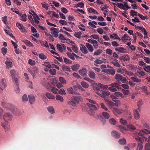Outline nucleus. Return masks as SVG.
<instances>
[{"label": "nucleus", "mask_w": 150, "mask_h": 150, "mask_svg": "<svg viewBox=\"0 0 150 150\" xmlns=\"http://www.w3.org/2000/svg\"><path fill=\"white\" fill-rule=\"evenodd\" d=\"M81 96L78 97L75 96H73L72 98V100L68 101L67 103L69 105H71L72 106H74L76 105V103H78L79 102V101L81 100Z\"/></svg>", "instance_id": "f257e3e1"}, {"label": "nucleus", "mask_w": 150, "mask_h": 150, "mask_svg": "<svg viewBox=\"0 0 150 150\" xmlns=\"http://www.w3.org/2000/svg\"><path fill=\"white\" fill-rule=\"evenodd\" d=\"M28 70L31 75L34 77L35 76L36 74L38 72V69L37 67H33L31 69H28Z\"/></svg>", "instance_id": "f03ea898"}, {"label": "nucleus", "mask_w": 150, "mask_h": 150, "mask_svg": "<svg viewBox=\"0 0 150 150\" xmlns=\"http://www.w3.org/2000/svg\"><path fill=\"white\" fill-rule=\"evenodd\" d=\"M10 73L11 75L13 81L15 82L16 84H18V79L15 77V75L16 74V72L14 70H12L10 71Z\"/></svg>", "instance_id": "7ed1b4c3"}, {"label": "nucleus", "mask_w": 150, "mask_h": 150, "mask_svg": "<svg viewBox=\"0 0 150 150\" xmlns=\"http://www.w3.org/2000/svg\"><path fill=\"white\" fill-rule=\"evenodd\" d=\"M6 86V80L4 79H2L0 81V93L2 92Z\"/></svg>", "instance_id": "20e7f679"}, {"label": "nucleus", "mask_w": 150, "mask_h": 150, "mask_svg": "<svg viewBox=\"0 0 150 150\" xmlns=\"http://www.w3.org/2000/svg\"><path fill=\"white\" fill-rule=\"evenodd\" d=\"M112 111L115 115H121L123 113L124 111L122 109H119L115 107L112 108Z\"/></svg>", "instance_id": "39448f33"}, {"label": "nucleus", "mask_w": 150, "mask_h": 150, "mask_svg": "<svg viewBox=\"0 0 150 150\" xmlns=\"http://www.w3.org/2000/svg\"><path fill=\"white\" fill-rule=\"evenodd\" d=\"M103 72L109 74L114 75L115 73V71L114 69H105L103 70Z\"/></svg>", "instance_id": "423d86ee"}, {"label": "nucleus", "mask_w": 150, "mask_h": 150, "mask_svg": "<svg viewBox=\"0 0 150 150\" xmlns=\"http://www.w3.org/2000/svg\"><path fill=\"white\" fill-rule=\"evenodd\" d=\"M12 116L10 113H6L4 115V119L5 121L7 120H12Z\"/></svg>", "instance_id": "0eeeda50"}, {"label": "nucleus", "mask_w": 150, "mask_h": 150, "mask_svg": "<svg viewBox=\"0 0 150 150\" xmlns=\"http://www.w3.org/2000/svg\"><path fill=\"white\" fill-rule=\"evenodd\" d=\"M117 4L118 5L117 6L120 9H123L124 11H127L128 9L131 8L130 7L127 5H126V8H124L123 4L121 3H117Z\"/></svg>", "instance_id": "6e6552de"}, {"label": "nucleus", "mask_w": 150, "mask_h": 150, "mask_svg": "<svg viewBox=\"0 0 150 150\" xmlns=\"http://www.w3.org/2000/svg\"><path fill=\"white\" fill-rule=\"evenodd\" d=\"M112 136L116 139L119 138L120 136V133L115 131H113L111 132Z\"/></svg>", "instance_id": "1a4fd4ad"}, {"label": "nucleus", "mask_w": 150, "mask_h": 150, "mask_svg": "<svg viewBox=\"0 0 150 150\" xmlns=\"http://www.w3.org/2000/svg\"><path fill=\"white\" fill-rule=\"evenodd\" d=\"M1 126L6 131L8 130L10 128L9 125L6 121H5V123L2 122Z\"/></svg>", "instance_id": "9d476101"}, {"label": "nucleus", "mask_w": 150, "mask_h": 150, "mask_svg": "<svg viewBox=\"0 0 150 150\" xmlns=\"http://www.w3.org/2000/svg\"><path fill=\"white\" fill-rule=\"evenodd\" d=\"M29 101L31 104H33L35 102V98L34 96L32 95H30L28 96Z\"/></svg>", "instance_id": "9b49d317"}, {"label": "nucleus", "mask_w": 150, "mask_h": 150, "mask_svg": "<svg viewBox=\"0 0 150 150\" xmlns=\"http://www.w3.org/2000/svg\"><path fill=\"white\" fill-rule=\"evenodd\" d=\"M80 50L81 51L85 54H87L88 52L86 48L83 45H81Z\"/></svg>", "instance_id": "f8f14e48"}, {"label": "nucleus", "mask_w": 150, "mask_h": 150, "mask_svg": "<svg viewBox=\"0 0 150 150\" xmlns=\"http://www.w3.org/2000/svg\"><path fill=\"white\" fill-rule=\"evenodd\" d=\"M115 50L120 53H125L126 52L125 49L122 47H116L115 48Z\"/></svg>", "instance_id": "ddd939ff"}, {"label": "nucleus", "mask_w": 150, "mask_h": 150, "mask_svg": "<svg viewBox=\"0 0 150 150\" xmlns=\"http://www.w3.org/2000/svg\"><path fill=\"white\" fill-rule=\"evenodd\" d=\"M119 59L121 60L124 61H128L130 59V57L128 55H126L124 56L120 57L119 58Z\"/></svg>", "instance_id": "4468645a"}, {"label": "nucleus", "mask_w": 150, "mask_h": 150, "mask_svg": "<svg viewBox=\"0 0 150 150\" xmlns=\"http://www.w3.org/2000/svg\"><path fill=\"white\" fill-rule=\"evenodd\" d=\"M134 115L135 119L136 120H138L139 118V114L138 111L136 110H134Z\"/></svg>", "instance_id": "2eb2a0df"}, {"label": "nucleus", "mask_w": 150, "mask_h": 150, "mask_svg": "<svg viewBox=\"0 0 150 150\" xmlns=\"http://www.w3.org/2000/svg\"><path fill=\"white\" fill-rule=\"evenodd\" d=\"M85 45L88 48L89 52H92L93 51V48L92 45L91 44L88 43H87Z\"/></svg>", "instance_id": "dca6fc26"}, {"label": "nucleus", "mask_w": 150, "mask_h": 150, "mask_svg": "<svg viewBox=\"0 0 150 150\" xmlns=\"http://www.w3.org/2000/svg\"><path fill=\"white\" fill-rule=\"evenodd\" d=\"M67 90L68 91V92L70 94H76L78 93H76L75 91L74 90L73 88H72L71 87H70L69 88H68L67 89Z\"/></svg>", "instance_id": "f3484780"}, {"label": "nucleus", "mask_w": 150, "mask_h": 150, "mask_svg": "<svg viewBox=\"0 0 150 150\" xmlns=\"http://www.w3.org/2000/svg\"><path fill=\"white\" fill-rule=\"evenodd\" d=\"M40 43L41 45L44 47H45L47 48L49 47V46L47 42L46 41H40Z\"/></svg>", "instance_id": "a211bd4d"}, {"label": "nucleus", "mask_w": 150, "mask_h": 150, "mask_svg": "<svg viewBox=\"0 0 150 150\" xmlns=\"http://www.w3.org/2000/svg\"><path fill=\"white\" fill-rule=\"evenodd\" d=\"M102 116L105 119H108L110 117V115L108 112H103L101 113V116Z\"/></svg>", "instance_id": "6ab92c4d"}, {"label": "nucleus", "mask_w": 150, "mask_h": 150, "mask_svg": "<svg viewBox=\"0 0 150 150\" xmlns=\"http://www.w3.org/2000/svg\"><path fill=\"white\" fill-rule=\"evenodd\" d=\"M98 87L101 89H106L108 88V85L103 84L100 83H98L97 84Z\"/></svg>", "instance_id": "aec40b11"}, {"label": "nucleus", "mask_w": 150, "mask_h": 150, "mask_svg": "<svg viewBox=\"0 0 150 150\" xmlns=\"http://www.w3.org/2000/svg\"><path fill=\"white\" fill-rule=\"evenodd\" d=\"M62 70L64 71H71L70 68L69 66L62 65Z\"/></svg>", "instance_id": "412c9836"}, {"label": "nucleus", "mask_w": 150, "mask_h": 150, "mask_svg": "<svg viewBox=\"0 0 150 150\" xmlns=\"http://www.w3.org/2000/svg\"><path fill=\"white\" fill-rule=\"evenodd\" d=\"M7 109L12 110H15L16 109V108L13 105L11 104H8L7 106Z\"/></svg>", "instance_id": "4be33fe9"}, {"label": "nucleus", "mask_w": 150, "mask_h": 150, "mask_svg": "<svg viewBox=\"0 0 150 150\" xmlns=\"http://www.w3.org/2000/svg\"><path fill=\"white\" fill-rule=\"evenodd\" d=\"M79 73L81 76H84L86 74V70L85 68H83L82 69L79 70Z\"/></svg>", "instance_id": "5701e85b"}, {"label": "nucleus", "mask_w": 150, "mask_h": 150, "mask_svg": "<svg viewBox=\"0 0 150 150\" xmlns=\"http://www.w3.org/2000/svg\"><path fill=\"white\" fill-rule=\"evenodd\" d=\"M118 142L120 144L123 146L125 145L127 143L126 140L125 138L120 139Z\"/></svg>", "instance_id": "b1692460"}, {"label": "nucleus", "mask_w": 150, "mask_h": 150, "mask_svg": "<svg viewBox=\"0 0 150 150\" xmlns=\"http://www.w3.org/2000/svg\"><path fill=\"white\" fill-rule=\"evenodd\" d=\"M110 95V93L109 92L106 91H103L101 93V95H102V97L104 98L106 96H109Z\"/></svg>", "instance_id": "393cba45"}, {"label": "nucleus", "mask_w": 150, "mask_h": 150, "mask_svg": "<svg viewBox=\"0 0 150 150\" xmlns=\"http://www.w3.org/2000/svg\"><path fill=\"white\" fill-rule=\"evenodd\" d=\"M127 130H130L131 131H133L136 129V128L133 125H127Z\"/></svg>", "instance_id": "a878e982"}, {"label": "nucleus", "mask_w": 150, "mask_h": 150, "mask_svg": "<svg viewBox=\"0 0 150 150\" xmlns=\"http://www.w3.org/2000/svg\"><path fill=\"white\" fill-rule=\"evenodd\" d=\"M25 44L27 46H29L30 47H33V45L31 42L28 40H25L23 41Z\"/></svg>", "instance_id": "bb28decb"}, {"label": "nucleus", "mask_w": 150, "mask_h": 150, "mask_svg": "<svg viewBox=\"0 0 150 150\" xmlns=\"http://www.w3.org/2000/svg\"><path fill=\"white\" fill-rule=\"evenodd\" d=\"M79 67L80 65L79 64H76L73 65L71 66V69L74 71H76L79 69Z\"/></svg>", "instance_id": "cd10ccee"}, {"label": "nucleus", "mask_w": 150, "mask_h": 150, "mask_svg": "<svg viewBox=\"0 0 150 150\" xmlns=\"http://www.w3.org/2000/svg\"><path fill=\"white\" fill-rule=\"evenodd\" d=\"M88 75L89 77L92 79H94L95 78L96 74L93 71H89Z\"/></svg>", "instance_id": "c85d7f7f"}, {"label": "nucleus", "mask_w": 150, "mask_h": 150, "mask_svg": "<svg viewBox=\"0 0 150 150\" xmlns=\"http://www.w3.org/2000/svg\"><path fill=\"white\" fill-rule=\"evenodd\" d=\"M48 86L49 87L51 88V91L54 93H57V91L58 90L57 89L54 87H52L51 85L50 84H48Z\"/></svg>", "instance_id": "c756f323"}, {"label": "nucleus", "mask_w": 150, "mask_h": 150, "mask_svg": "<svg viewBox=\"0 0 150 150\" xmlns=\"http://www.w3.org/2000/svg\"><path fill=\"white\" fill-rule=\"evenodd\" d=\"M86 105L89 107L90 109H91V108H93L94 110H97V107L93 104H91L89 103H87Z\"/></svg>", "instance_id": "7c9ffc66"}, {"label": "nucleus", "mask_w": 150, "mask_h": 150, "mask_svg": "<svg viewBox=\"0 0 150 150\" xmlns=\"http://www.w3.org/2000/svg\"><path fill=\"white\" fill-rule=\"evenodd\" d=\"M109 122L110 124L112 125H115L117 123L116 121L113 118L109 119Z\"/></svg>", "instance_id": "2f4dec72"}, {"label": "nucleus", "mask_w": 150, "mask_h": 150, "mask_svg": "<svg viewBox=\"0 0 150 150\" xmlns=\"http://www.w3.org/2000/svg\"><path fill=\"white\" fill-rule=\"evenodd\" d=\"M131 79L132 81L138 83L141 81V80L140 79H139L136 76H132L131 78Z\"/></svg>", "instance_id": "473e14b6"}, {"label": "nucleus", "mask_w": 150, "mask_h": 150, "mask_svg": "<svg viewBox=\"0 0 150 150\" xmlns=\"http://www.w3.org/2000/svg\"><path fill=\"white\" fill-rule=\"evenodd\" d=\"M47 109L48 112L51 114H53L54 113V110L52 107L49 106L47 108Z\"/></svg>", "instance_id": "72a5a7b5"}, {"label": "nucleus", "mask_w": 150, "mask_h": 150, "mask_svg": "<svg viewBox=\"0 0 150 150\" xmlns=\"http://www.w3.org/2000/svg\"><path fill=\"white\" fill-rule=\"evenodd\" d=\"M46 97L49 99H53L54 98V96L51 93H47L45 94Z\"/></svg>", "instance_id": "f704fd0d"}, {"label": "nucleus", "mask_w": 150, "mask_h": 150, "mask_svg": "<svg viewBox=\"0 0 150 150\" xmlns=\"http://www.w3.org/2000/svg\"><path fill=\"white\" fill-rule=\"evenodd\" d=\"M88 11L89 13H93L94 14H98L97 11L92 8H89L88 9Z\"/></svg>", "instance_id": "c9c22d12"}, {"label": "nucleus", "mask_w": 150, "mask_h": 150, "mask_svg": "<svg viewBox=\"0 0 150 150\" xmlns=\"http://www.w3.org/2000/svg\"><path fill=\"white\" fill-rule=\"evenodd\" d=\"M135 139L136 141L137 142L138 144L139 143H143V141L144 140L142 139L141 137L137 136L135 138Z\"/></svg>", "instance_id": "e433bc0d"}, {"label": "nucleus", "mask_w": 150, "mask_h": 150, "mask_svg": "<svg viewBox=\"0 0 150 150\" xmlns=\"http://www.w3.org/2000/svg\"><path fill=\"white\" fill-rule=\"evenodd\" d=\"M67 56L70 58L71 59L74 60L75 59V58L74 55L73 54V53H71L69 52H67Z\"/></svg>", "instance_id": "4c0bfd02"}, {"label": "nucleus", "mask_w": 150, "mask_h": 150, "mask_svg": "<svg viewBox=\"0 0 150 150\" xmlns=\"http://www.w3.org/2000/svg\"><path fill=\"white\" fill-rule=\"evenodd\" d=\"M102 50L101 49H98L94 53V56H98L100 55L102 52Z\"/></svg>", "instance_id": "58836bf2"}, {"label": "nucleus", "mask_w": 150, "mask_h": 150, "mask_svg": "<svg viewBox=\"0 0 150 150\" xmlns=\"http://www.w3.org/2000/svg\"><path fill=\"white\" fill-rule=\"evenodd\" d=\"M122 75L119 74H117L115 75V78L118 81H120L121 80H122L121 79L122 78Z\"/></svg>", "instance_id": "ea45409f"}, {"label": "nucleus", "mask_w": 150, "mask_h": 150, "mask_svg": "<svg viewBox=\"0 0 150 150\" xmlns=\"http://www.w3.org/2000/svg\"><path fill=\"white\" fill-rule=\"evenodd\" d=\"M56 99L57 100L60 101L61 102H63L64 101L63 98L61 96L59 95H57L56 96Z\"/></svg>", "instance_id": "a19ab883"}, {"label": "nucleus", "mask_w": 150, "mask_h": 150, "mask_svg": "<svg viewBox=\"0 0 150 150\" xmlns=\"http://www.w3.org/2000/svg\"><path fill=\"white\" fill-rule=\"evenodd\" d=\"M81 84L84 88H87L88 87V85L85 81H82L81 83Z\"/></svg>", "instance_id": "79ce46f5"}, {"label": "nucleus", "mask_w": 150, "mask_h": 150, "mask_svg": "<svg viewBox=\"0 0 150 150\" xmlns=\"http://www.w3.org/2000/svg\"><path fill=\"white\" fill-rule=\"evenodd\" d=\"M38 56L39 58L42 60H44L47 58V57L43 53L39 54Z\"/></svg>", "instance_id": "37998d69"}, {"label": "nucleus", "mask_w": 150, "mask_h": 150, "mask_svg": "<svg viewBox=\"0 0 150 150\" xmlns=\"http://www.w3.org/2000/svg\"><path fill=\"white\" fill-rule=\"evenodd\" d=\"M59 80L61 83L63 84H64L66 83V82L65 79L63 77H59Z\"/></svg>", "instance_id": "c03bdc74"}, {"label": "nucleus", "mask_w": 150, "mask_h": 150, "mask_svg": "<svg viewBox=\"0 0 150 150\" xmlns=\"http://www.w3.org/2000/svg\"><path fill=\"white\" fill-rule=\"evenodd\" d=\"M41 4L42 6V7L44 8H45L46 10H48V4L46 3H42Z\"/></svg>", "instance_id": "a18cd8bd"}, {"label": "nucleus", "mask_w": 150, "mask_h": 150, "mask_svg": "<svg viewBox=\"0 0 150 150\" xmlns=\"http://www.w3.org/2000/svg\"><path fill=\"white\" fill-rule=\"evenodd\" d=\"M135 134L142 137H143L144 135L143 129L140 130L139 132H136Z\"/></svg>", "instance_id": "49530a36"}, {"label": "nucleus", "mask_w": 150, "mask_h": 150, "mask_svg": "<svg viewBox=\"0 0 150 150\" xmlns=\"http://www.w3.org/2000/svg\"><path fill=\"white\" fill-rule=\"evenodd\" d=\"M137 13L135 11L133 10H131L130 11V15L134 17V16H138Z\"/></svg>", "instance_id": "de8ad7c7"}, {"label": "nucleus", "mask_w": 150, "mask_h": 150, "mask_svg": "<svg viewBox=\"0 0 150 150\" xmlns=\"http://www.w3.org/2000/svg\"><path fill=\"white\" fill-rule=\"evenodd\" d=\"M143 104V102L142 100H140L137 103V105L138 106V109L139 110L140 107L142 106Z\"/></svg>", "instance_id": "09e8293b"}, {"label": "nucleus", "mask_w": 150, "mask_h": 150, "mask_svg": "<svg viewBox=\"0 0 150 150\" xmlns=\"http://www.w3.org/2000/svg\"><path fill=\"white\" fill-rule=\"evenodd\" d=\"M142 143H139L138 144L137 150H142L143 148V146L142 145Z\"/></svg>", "instance_id": "8fccbe9b"}, {"label": "nucleus", "mask_w": 150, "mask_h": 150, "mask_svg": "<svg viewBox=\"0 0 150 150\" xmlns=\"http://www.w3.org/2000/svg\"><path fill=\"white\" fill-rule=\"evenodd\" d=\"M81 32H76L75 33L74 36L78 38H81Z\"/></svg>", "instance_id": "3c124183"}, {"label": "nucleus", "mask_w": 150, "mask_h": 150, "mask_svg": "<svg viewBox=\"0 0 150 150\" xmlns=\"http://www.w3.org/2000/svg\"><path fill=\"white\" fill-rule=\"evenodd\" d=\"M64 62L66 64H71L72 63V61L70 59H67V58H64Z\"/></svg>", "instance_id": "603ef678"}, {"label": "nucleus", "mask_w": 150, "mask_h": 150, "mask_svg": "<svg viewBox=\"0 0 150 150\" xmlns=\"http://www.w3.org/2000/svg\"><path fill=\"white\" fill-rule=\"evenodd\" d=\"M120 122L123 125H125L127 124V122L126 120H124L122 118L120 119Z\"/></svg>", "instance_id": "864d4df0"}, {"label": "nucleus", "mask_w": 150, "mask_h": 150, "mask_svg": "<svg viewBox=\"0 0 150 150\" xmlns=\"http://www.w3.org/2000/svg\"><path fill=\"white\" fill-rule=\"evenodd\" d=\"M56 71L55 69H50L49 71V73L52 75H54L56 74Z\"/></svg>", "instance_id": "5fc2aeb1"}, {"label": "nucleus", "mask_w": 150, "mask_h": 150, "mask_svg": "<svg viewBox=\"0 0 150 150\" xmlns=\"http://www.w3.org/2000/svg\"><path fill=\"white\" fill-rule=\"evenodd\" d=\"M94 110L93 108H91L88 110V113L91 115L93 116L95 113Z\"/></svg>", "instance_id": "6e6d98bb"}, {"label": "nucleus", "mask_w": 150, "mask_h": 150, "mask_svg": "<svg viewBox=\"0 0 150 150\" xmlns=\"http://www.w3.org/2000/svg\"><path fill=\"white\" fill-rule=\"evenodd\" d=\"M32 12L33 13V16L34 19H38L40 20V19L38 16L33 11H32Z\"/></svg>", "instance_id": "4d7b16f0"}, {"label": "nucleus", "mask_w": 150, "mask_h": 150, "mask_svg": "<svg viewBox=\"0 0 150 150\" xmlns=\"http://www.w3.org/2000/svg\"><path fill=\"white\" fill-rule=\"evenodd\" d=\"M106 53L109 55H111L112 54V51L111 49L107 48L106 50Z\"/></svg>", "instance_id": "13d9d810"}, {"label": "nucleus", "mask_w": 150, "mask_h": 150, "mask_svg": "<svg viewBox=\"0 0 150 150\" xmlns=\"http://www.w3.org/2000/svg\"><path fill=\"white\" fill-rule=\"evenodd\" d=\"M22 99L23 102H25L28 100L27 96L26 94H24L22 97Z\"/></svg>", "instance_id": "bf43d9fd"}, {"label": "nucleus", "mask_w": 150, "mask_h": 150, "mask_svg": "<svg viewBox=\"0 0 150 150\" xmlns=\"http://www.w3.org/2000/svg\"><path fill=\"white\" fill-rule=\"evenodd\" d=\"M57 47L58 50L59 51L62 52L63 51V48H62V45H60L59 44H57Z\"/></svg>", "instance_id": "052dcab7"}, {"label": "nucleus", "mask_w": 150, "mask_h": 150, "mask_svg": "<svg viewBox=\"0 0 150 150\" xmlns=\"http://www.w3.org/2000/svg\"><path fill=\"white\" fill-rule=\"evenodd\" d=\"M58 92L61 95H65L66 93L64 90L63 88H61L59 90Z\"/></svg>", "instance_id": "680f3d73"}, {"label": "nucleus", "mask_w": 150, "mask_h": 150, "mask_svg": "<svg viewBox=\"0 0 150 150\" xmlns=\"http://www.w3.org/2000/svg\"><path fill=\"white\" fill-rule=\"evenodd\" d=\"M1 52L3 55L4 56L7 52V49L6 47H2L1 48Z\"/></svg>", "instance_id": "e2e57ef3"}, {"label": "nucleus", "mask_w": 150, "mask_h": 150, "mask_svg": "<svg viewBox=\"0 0 150 150\" xmlns=\"http://www.w3.org/2000/svg\"><path fill=\"white\" fill-rule=\"evenodd\" d=\"M43 65H44L45 67H47L49 69H50L51 68V66L50 63L49 62H45L43 64Z\"/></svg>", "instance_id": "0e129e2a"}, {"label": "nucleus", "mask_w": 150, "mask_h": 150, "mask_svg": "<svg viewBox=\"0 0 150 150\" xmlns=\"http://www.w3.org/2000/svg\"><path fill=\"white\" fill-rule=\"evenodd\" d=\"M73 50L76 53L78 52V48L75 45H72L71 47Z\"/></svg>", "instance_id": "69168bd1"}, {"label": "nucleus", "mask_w": 150, "mask_h": 150, "mask_svg": "<svg viewBox=\"0 0 150 150\" xmlns=\"http://www.w3.org/2000/svg\"><path fill=\"white\" fill-rule=\"evenodd\" d=\"M144 69L146 72L150 73V65L144 67Z\"/></svg>", "instance_id": "338daca9"}, {"label": "nucleus", "mask_w": 150, "mask_h": 150, "mask_svg": "<svg viewBox=\"0 0 150 150\" xmlns=\"http://www.w3.org/2000/svg\"><path fill=\"white\" fill-rule=\"evenodd\" d=\"M145 150H150V143H146L144 147Z\"/></svg>", "instance_id": "774afa93"}]
</instances>
